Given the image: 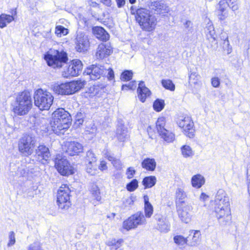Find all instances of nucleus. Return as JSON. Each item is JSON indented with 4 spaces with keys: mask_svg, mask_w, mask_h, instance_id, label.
Listing matches in <instances>:
<instances>
[{
    "mask_svg": "<svg viewBox=\"0 0 250 250\" xmlns=\"http://www.w3.org/2000/svg\"><path fill=\"white\" fill-rule=\"evenodd\" d=\"M72 122L70 114L64 109H57L52 114L50 125L51 130L57 135L63 134L70 127Z\"/></svg>",
    "mask_w": 250,
    "mask_h": 250,
    "instance_id": "1",
    "label": "nucleus"
},
{
    "mask_svg": "<svg viewBox=\"0 0 250 250\" xmlns=\"http://www.w3.org/2000/svg\"><path fill=\"white\" fill-rule=\"evenodd\" d=\"M130 12L132 15H134L136 21L143 30L150 32L155 29L156 19L154 15L150 14L149 10L132 6Z\"/></svg>",
    "mask_w": 250,
    "mask_h": 250,
    "instance_id": "2",
    "label": "nucleus"
},
{
    "mask_svg": "<svg viewBox=\"0 0 250 250\" xmlns=\"http://www.w3.org/2000/svg\"><path fill=\"white\" fill-rule=\"evenodd\" d=\"M11 106L12 110L15 114L18 116L26 115L32 107L30 93L26 90L20 93Z\"/></svg>",
    "mask_w": 250,
    "mask_h": 250,
    "instance_id": "3",
    "label": "nucleus"
},
{
    "mask_svg": "<svg viewBox=\"0 0 250 250\" xmlns=\"http://www.w3.org/2000/svg\"><path fill=\"white\" fill-rule=\"evenodd\" d=\"M48 66L53 68H60L66 64L68 61L67 54L66 52L57 50L48 52L44 56Z\"/></svg>",
    "mask_w": 250,
    "mask_h": 250,
    "instance_id": "4",
    "label": "nucleus"
},
{
    "mask_svg": "<svg viewBox=\"0 0 250 250\" xmlns=\"http://www.w3.org/2000/svg\"><path fill=\"white\" fill-rule=\"evenodd\" d=\"M34 104L41 110H48L52 104L54 97L49 92L37 89L34 95Z\"/></svg>",
    "mask_w": 250,
    "mask_h": 250,
    "instance_id": "5",
    "label": "nucleus"
},
{
    "mask_svg": "<svg viewBox=\"0 0 250 250\" xmlns=\"http://www.w3.org/2000/svg\"><path fill=\"white\" fill-rule=\"evenodd\" d=\"M84 81H74L69 83H62L54 86V91L58 94L71 95L78 91L84 87Z\"/></svg>",
    "mask_w": 250,
    "mask_h": 250,
    "instance_id": "6",
    "label": "nucleus"
},
{
    "mask_svg": "<svg viewBox=\"0 0 250 250\" xmlns=\"http://www.w3.org/2000/svg\"><path fill=\"white\" fill-rule=\"evenodd\" d=\"M71 190L67 185H62L58 190L57 204L59 209L66 211L71 206L70 200Z\"/></svg>",
    "mask_w": 250,
    "mask_h": 250,
    "instance_id": "7",
    "label": "nucleus"
},
{
    "mask_svg": "<svg viewBox=\"0 0 250 250\" xmlns=\"http://www.w3.org/2000/svg\"><path fill=\"white\" fill-rule=\"evenodd\" d=\"M35 143V137L27 134L23 135L19 141V151L25 156L31 155L34 151Z\"/></svg>",
    "mask_w": 250,
    "mask_h": 250,
    "instance_id": "8",
    "label": "nucleus"
},
{
    "mask_svg": "<svg viewBox=\"0 0 250 250\" xmlns=\"http://www.w3.org/2000/svg\"><path fill=\"white\" fill-rule=\"evenodd\" d=\"M146 223V220L143 212L138 211L123 222V228L128 231L137 228L138 226L145 225Z\"/></svg>",
    "mask_w": 250,
    "mask_h": 250,
    "instance_id": "9",
    "label": "nucleus"
},
{
    "mask_svg": "<svg viewBox=\"0 0 250 250\" xmlns=\"http://www.w3.org/2000/svg\"><path fill=\"white\" fill-rule=\"evenodd\" d=\"M229 7L233 11L239 8L238 0H221L220 1L218 9V17L221 21L226 19L228 16L227 8Z\"/></svg>",
    "mask_w": 250,
    "mask_h": 250,
    "instance_id": "10",
    "label": "nucleus"
},
{
    "mask_svg": "<svg viewBox=\"0 0 250 250\" xmlns=\"http://www.w3.org/2000/svg\"><path fill=\"white\" fill-rule=\"evenodd\" d=\"M55 167L58 171L63 176H68L74 173L73 169L68 161L61 155L56 156L54 160Z\"/></svg>",
    "mask_w": 250,
    "mask_h": 250,
    "instance_id": "11",
    "label": "nucleus"
},
{
    "mask_svg": "<svg viewBox=\"0 0 250 250\" xmlns=\"http://www.w3.org/2000/svg\"><path fill=\"white\" fill-rule=\"evenodd\" d=\"M165 118L164 117L159 118L156 123L157 132L164 141L167 143L172 142L174 140V134L172 132L167 129L165 127Z\"/></svg>",
    "mask_w": 250,
    "mask_h": 250,
    "instance_id": "12",
    "label": "nucleus"
},
{
    "mask_svg": "<svg viewBox=\"0 0 250 250\" xmlns=\"http://www.w3.org/2000/svg\"><path fill=\"white\" fill-rule=\"evenodd\" d=\"M177 123L179 126L183 129L185 134L190 138L194 137L195 129L194 123L189 116L181 117L178 119Z\"/></svg>",
    "mask_w": 250,
    "mask_h": 250,
    "instance_id": "13",
    "label": "nucleus"
},
{
    "mask_svg": "<svg viewBox=\"0 0 250 250\" xmlns=\"http://www.w3.org/2000/svg\"><path fill=\"white\" fill-rule=\"evenodd\" d=\"M74 43L76 51L80 53L87 51L90 46L88 36L83 32H79L74 40Z\"/></svg>",
    "mask_w": 250,
    "mask_h": 250,
    "instance_id": "14",
    "label": "nucleus"
},
{
    "mask_svg": "<svg viewBox=\"0 0 250 250\" xmlns=\"http://www.w3.org/2000/svg\"><path fill=\"white\" fill-rule=\"evenodd\" d=\"M106 73L107 70L104 66L92 64L84 70L83 74L89 76L90 80H96L100 79L101 76H104Z\"/></svg>",
    "mask_w": 250,
    "mask_h": 250,
    "instance_id": "15",
    "label": "nucleus"
},
{
    "mask_svg": "<svg viewBox=\"0 0 250 250\" xmlns=\"http://www.w3.org/2000/svg\"><path fill=\"white\" fill-rule=\"evenodd\" d=\"M83 63L79 60H74L67 68L62 72V76L65 78L79 75L82 71Z\"/></svg>",
    "mask_w": 250,
    "mask_h": 250,
    "instance_id": "16",
    "label": "nucleus"
},
{
    "mask_svg": "<svg viewBox=\"0 0 250 250\" xmlns=\"http://www.w3.org/2000/svg\"><path fill=\"white\" fill-rule=\"evenodd\" d=\"M214 212L219 224L226 225L231 219L230 207L214 208Z\"/></svg>",
    "mask_w": 250,
    "mask_h": 250,
    "instance_id": "17",
    "label": "nucleus"
},
{
    "mask_svg": "<svg viewBox=\"0 0 250 250\" xmlns=\"http://www.w3.org/2000/svg\"><path fill=\"white\" fill-rule=\"evenodd\" d=\"M176 208L178 216L181 221L185 223L189 222L192 216V206L188 204L183 206H177Z\"/></svg>",
    "mask_w": 250,
    "mask_h": 250,
    "instance_id": "18",
    "label": "nucleus"
},
{
    "mask_svg": "<svg viewBox=\"0 0 250 250\" xmlns=\"http://www.w3.org/2000/svg\"><path fill=\"white\" fill-rule=\"evenodd\" d=\"M214 202V208H226L230 207L229 197L226 192L222 189L218 190Z\"/></svg>",
    "mask_w": 250,
    "mask_h": 250,
    "instance_id": "19",
    "label": "nucleus"
},
{
    "mask_svg": "<svg viewBox=\"0 0 250 250\" xmlns=\"http://www.w3.org/2000/svg\"><path fill=\"white\" fill-rule=\"evenodd\" d=\"M156 221V228L161 232L167 233L170 230V224L167 219L161 214H157L154 216Z\"/></svg>",
    "mask_w": 250,
    "mask_h": 250,
    "instance_id": "20",
    "label": "nucleus"
},
{
    "mask_svg": "<svg viewBox=\"0 0 250 250\" xmlns=\"http://www.w3.org/2000/svg\"><path fill=\"white\" fill-rule=\"evenodd\" d=\"M112 52V47L109 42L102 43L98 46L96 57L98 59H102L109 56Z\"/></svg>",
    "mask_w": 250,
    "mask_h": 250,
    "instance_id": "21",
    "label": "nucleus"
},
{
    "mask_svg": "<svg viewBox=\"0 0 250 250\" xmlns=\"http://www.w3.org/2000/svg\"><path fill=\"white\" fill-rule=\"evenodd\" d=\"M66 152L70 156L79 155L83 152V146L80 143L73 141L66 143Z\"/></svg>",
    "mask_w": 250,
    "mask_h": 250,
    "instance_id": "22",
    "label": "nucleus"
},
{
    "mask_svg": "<svg viewBox=\"0 0 250 250\" xmlns=\"http://www.w3.org/2000/svg\"><path fill=\"white\" fill-rule=\"evenodd\" d=\"M36 154L38 160L43 164L47 163L51 157L49 148L44 145H40L36 150Z\"/></svg>",
    "mask_w": 250,
    "mask_h": 250,
    "instance_id": "23",
    "label": "nucleus"
},
{
    "mask_svg": "<svg viewBox=\"0 0 250 250\" xmlns=\"http://www.w3.org/2000/svg\"><path fill=\"white\" fill-rule=\"evenodd\" d=\"M116 137L118 140L121 142H124L129 138L127 128L123 124L122 121H119L117 125Z\"/></svg>",
    "mask_w": 250,
    "mask_h": 250,
    "instance_id": "24",
    "label": "nucleus"
},
{
    "mask_svg": "<svg viewBox=\"0 0 250 250\" xmlns=\"http://www.w3.org/2000/svg\"><path fill=\"white\" fill-rule=\"evenodd\" d=\"M205 33L207 39L211 42V47L217 46L216 35L214 27L211 22H208L205 27Z\"/></svg>",
    "mask_w": 250,
    "mask_h": 250,
    "instance_id": "25",
    "label": "nucleus"
},
{
    "mask_svg": "<svg viewBox=\"0 0 250 250\" xmlns=\"http://www.w3.org/2000/svg\"><path fill=\"white\" fill-rule=\"evenodd\" d=\"M150 8L156 12L157 14L164 15L169 11L168 7L163 0H156L151 2Z\"/></svg>",
    "mask_w": 250,
    "mask_h": 250,
    "instance_id": "26",
    "label": "nucleus"
},
{
    "mask_svg": "<svg viewBox=\"0 0 250 250\" xmlns=\"http://www.w3.org/2000/svg\"><path fill=\"white\" fill-rule=\"evenodd\" d=\"M137 92L139 99L143 103L146 101L147 97L149 96L151 93L150 90L145 86L143 81H141L139 83Z\"/></svg>",
    "mask_w": 250,
    "mask_h": 250,
    "instance_id": "27",
    "label": "nucleus"
},
{
    "mask_svg": "<svg viewBox=\"0 0 250 250\" xmlns=\"http://www.w3.org/2000/svg\"><path fill=\"white\" fill-rule=\"evenodd\" d=\"M93 32L95 37L100 40L106 42L109 38V35L103 27H94L93 28Z\"/></svg>",
    "mask_w": 250,
    "mask_h": 250,
    "instance_id": "28",
    "label": "nucleus"
},
{
    "mask_svg": "<svg viewBox=\"0 0 250 250\" xmlns=\"http://www.w3.org/2000/svg\"><path fill=\"white\" fill-rule=\"evenodd\" d=\"M187 194L183 189L178 188L176 191V205L177 206L188 204L186 202Z\"/></svg>",
    "mask_w": 250,
    "mask_h": 250,
    "instance_id": "29",
    "label": "nucleus"
},
{
    "mask_svg": "<svg viewBox=\"0 0 250 250\" xmlns=\"http://www.w3.org/2000/svg\"><path fill=\"white\" fill-rule=\"evenodd\" d=\"M141 165L143 168L148 171H153L155 169L156 163L154 159L147 158L142 161Z\"/></svg>",
    "mask_w": 250,
    "mask_h": 250,
    "instance_id": "30",
    "label": "nucleus"
},
{
    "mask_svg": "<svg viewBox=\"0 0 250 250\" xmlns=\"http://www.w3.org/2000/svg\"><path fill=\"white\" fill-rule=\"evenodd\" d=\"M87 11L88 13L91 14L92 16L95 18L98 17L97 13L96 11H94L93 8L95 9L97 11L100 10V4L97 3L96 1H94L93 0H88L87 1Z\"/></svg>",
    "mask_w": 250,
    "mask_h": 250,
    "instance_id": "31",
    "label": "nucleus"
},
{
    "mask_svg": "<svg viewBox=\"0 0 250 250\" xmlns=\"http://www.w3.org/2000/svg\"><path fill=\"white\" fill-rule=\"evenodd\" d=\"M192 234L191 239L189 238L188 245L191 246H195L198 245L201 240V234L199 230H191L190 231L191 235Z\"/></svg>",
    "mask_w": 250,
    "mask_h": 250,
    "instance_id": "32",
    "label": "nucleus"
},
{
    "mask_svg": "<svg viewBox=\"0 0 250 250\" xmlns=\"http://www.w3.org/2000/svg\"><path fill=\"white\" fill-rule=\"evenodd\" d=\"M89 190L91 194H92V197L95 200H96L97 201H100L101 200V196L100 189L96 184L92 183L90 185Z\"/></svg>",
    "mask_w": 250,
    "mask_h": 250,
    "instance_id": "33",
    "label": "nucleus"
},
{
    "mask_svg": "<svg viewBox=\"0 0 250 250\" xmlns=\"http://www.w3.org/2000/svg\"><path fill=\"white\" fill-rule=\"evenodd\" d=\"M204 178L201 175H196L191 179V183L193 187L200 188L204 184Z\"/></svg>",
    "mask_w": 250,
    "mask_h": 250,
    "instance_id": "34",
    "label": "nucleus"
},
{
    "mask_svg": "<svg viewBox=\"0 0 250 250\" xmlns=\"http://www.w3.org/2000/svg\"><path fill=\"white\" fill-rule=\"evenodd\" d=\"M14 20V18L10 15L2 14L0 15V27L2 28L5 27L7 23H10Z\"/></svg>",
    "mask_w": 250,
    "mask_h": 250,
    "instance_id": "35",
    "label": "nucleus"
},
{
    "mask_svg": "<svg viewBox=\"0 0 250 250\" xmlns=\"http://www.w3.org/2000/svg\"><path fill=\"white\" fill-rule=\"evenodd\" d=\"M156 182L155 177L150 176L145 177L143 180V184L146 188H149L155 185Z\"/></svg>",
    "mask_w": 250,
    "mask_h": 250,
    "instance_id": "36",
    "label": "nucleus"
},
{
    "mask_svg": "<svg viewBox=\"0 0 250 250\" xmlns=\"http://www.w3.org/2000/svg\"><path fill=\"white\" fill-rule=\"evenodd\" d=\"M181 150L182 155L185 158L192 157L194 155V152L189 146H183L181 148Z\"/></svg>",
    "mask_w": 250,
    "mask_h": 250,
    "instance_id": "37",
    "label": "nucleus"
},
{
    "mask_svg": "<svg viewBox=\"0 0 250 250\" xmlns=\"http://www.w3.org/2000/svg\"><path fill=\"white\" fill-rule=\"evenodd\" d=\"M221 39L224 41L223 44V47L225 50H227L228 54L231 52L232 48L230 46L229 41L228 40V36L225 33H222L221 35Z\"/></svg>",
    "mask_w": 250,
    "mask_h": 250,
    "instance_id": "38",
    "label": "nucleus"
},
{
    "mask_svg": "<svg viewBox=\"0 0 250 250\" xmlns=\"http://www.w3.org/2000/svg\"><path fill=\"white\" fill-rule=\"evenodd\" d=\"M123 243V240L122 239L118 240L112 239L108 241L107 245L111 247V250H116L121 246Z\"/></svg>",
    "mask_w": 250,
    "mask_h": 250,
    "instance_id": "39",
    "label": "nucleus"
},
{
    "mask_svg": "<svg viewBox=\"0 0 250 250\" xmlns=\"http://www.w3.org/2000/svg\"><path fill=\"white\" fill-rule=\"evenodd\" d=\"M55 34L58 37H61L68 34V30L62 25H57L55 28Z\"/></svg>",
    "mask_w": 250,
    "mask_h": 250,
    "instance_id": "40",
    "label": "nucleus"
},
{
    "mask_svg": "<svg viewBox=\"0 0 250 250\" xmlns=\"http://www.w3.org/2000/svg\"><path fill=\"white\" fill-rule=\"evenodd\" d=\"M189 237L188 238H185L182 235H176L173 238V240L174 242L178 245L183 246L184 245L187 243L188 241H189Z\"/></svg>",
    "mask_w": 250,
    "mask_h": 250,
    "instance_id": "41",
    "label": "nucleus"
},
{
    "mask_svg": "<svg viewBox=\"0 0 250 250\" xmlns=\"http://www.w3.org/2000/svg\"><path fill=\"white\" fill-rule=\"evenodd\" d=\"M97 161V158L94 153L91 150H88L86 152V162L88 163L89 165L93 166V164H95Z\"/></svg>",
    "mask_w": 250,
    "mask_h": 250,
    "instance_id": "42",
    "label": "nucleus"
},
{
    "mask_svg": "<svg viewBox=\"0 0 250 250\" xmlns=\"http://www.w3.org/2000/svg\"><path fill=\"white\" fill-rule=\"evenodd\" d=\"M164 101L159 99L155 101L153 105L154 109L157 112L161 111L164 108Z\"/></svg>",
    "mask_w": 250,
    "mask_h": 250,
    "instance_id": "43",
    "label": "nucleus"
},
{
    "mask_svg": "<svg viewBox=\"0 0 250 250\" xmlns=\"http://www.w3.org/2000/svg\"><path fill=\"white\" fill-rule=\"evenodd\" d=\"M132 71L131 70H126L122 73L121 80L123 81H129L132 79Z\"/></svg>",
    "mask_w": 250,
    "mask_h": 250,
    "instance_id": "44",
    "label": "nucleus"
},
{
    "mask_svg": "<svg viewBox=\"0 0 250 250\" xmlns=\"http://www.w3.org/2000/svg\"><path fill=\"white\" fill-rule=\"evenodd\" d=\"M162 84L166 89L174 91L175 89V85L170 80H163Z\"/></svg>",
    "mask_w": 250,
    "mask_h": 250,
    "instance_id": "45",
    "label": "nucleus"
},
{
    "mask_svg": "<svg viewBox=\"0 0 250 250\" xmlns=\"http://www.w3.org/2000/svg\"><path fill=\"white\" fill-rule=\"evenodd\" d=\"M138 181L136 179H133L126 185V188L128 191H133L138 188Z\"/></svg>",
    "mask_w": 250,
    "mask_h": 250,
    "instance_id": "46",
    "label": "nucleus"
},
{
    "mask_svg": "<svg viewBox=\"0 0 250 250\" xmlns=\"http://www.w3.org/2000/svg\"><path fill=\"white\" fill-rule=\"evenodd\" d=\"M145 216L147 218H150L153 211V207L151 204H147L144 207Z\"/></svg>",
    "mask_w": 250,
    "mask_h": 250,
    "instance_id": "47",
    "label": "nucleus"
},
{
    "mask_svg": "<svg viewBox=\"0 0 250 250\" xmlns=\"http://www.w3.org/2000/svg\"><path fill=\"white\" fill-rule=\"evenodd\" d=\"M198 74L196 72H191L189 76V83L195 84L197 83L199 77Z\"/></svg>",
    "mask_w": 250,
    "mask_h": 250,
    "instance_id": "48",
    "label": "nucleus"
},
{
    "mask_svg": "<svg viewBox=\"0 0 250 250\" xmlns=\"http://www.w3.org/2000/svg\"><path fill=\"white\" fill-rule=\"evenodd\" d=\"M135 199V197L133 196H130L126 199H125L123 203L125 205V207H129L133 204L134 200Z\"/></svg>",
    "mask_w": 250,
    "mask_h": 250,
    "instance_id": "49",
    "label": "nucleus"
},
{
    "mask_svg": "<svg viewBox=\"0 0 250 250\" xmlns=\"http://www.w3.org/2000/svg\"><path fill=\"white\" fill-rule=\"evenodd\" d=\"M136 82H131L128 84H123L122 86V89L124 90H127L129 89H134L136 87Z\"/></svg>",
    "mask_w": 250,
    "mask_h": 250,
    "instance_id": "50",
    "label": "nucleus"
},
{
    "mask_svg": "<svg viewBox=\"0 0 250 250\" xmlns=\"http://www.w3.org/2000/svg\"><path fill=\"white\" fill-rule=\"evenodd\" d=\"M15 174L12 173V175L19 176H23L26 173V170L24 168L19 167L17 170L15 171Z\"/></svg>",
    "mask_w": 250,
    "mask_h": 250,
    "instance_id": "51",
    "label": "nucleus"
},
{
    "mask_svg": "<svg viewBox=\"0 0 250 250\" xmlns=\"http://www.w3.org/2000/svg\"><path fill=\"white\" fill-rule=\"evenodd\" d=\"M9 243L8 246L10 247L13 246L15 243V233L13 231H10L9 235Z\"/></svg>",
    "mask_w": 250,
    "mask_h": 250,
    "instance_id": "52",
    "label": "nucleus"
},
{
    "mask_svg": "<svg viewBox=\"0 0 250 250\" xmlns=\"http://www.w3.org/2000/svg\"><path fill=\"white\" fill-rule=\"evenodd\" d=\"M136 171L132 167H129L126 171V175L128 179L132 178L135 174Z\"/></svg>",
    "mask_w": 250,
    "mask_h": 250,
    "instance_id": "53",
    "label": "nucleus"
},
{
    "mask_svg": "<svg viewBox=\"0 0 250 250\" xmlns=\"http://www.w3.org/2000/svg\"><path fill=\"white\" fill-rule=\"evenodd\" d=\"M95 168L96 167L95 166V164H93V166H92V165H89L88 163L87 164V172L90 174L91 175H93L95 173V171H93V170H94Z\"/></svg>",
    "mask_w": 250,
    "mask_h": 250,
    "instance_id": "54",
    "label": "nucleus"
},
{
    "mask_svg": "<svg viewBox=\"0 0 250 250\" xmlns=\"http://www.w3.org/2000/svg\"><path fill=\"white\" fill-rule=\"evenodd\" d=\"M211 84L214 87H218L220 84V79L218 77H214L211 79Z\"/></svg>",
    "mask_w": 250,
    "mask_h": 250,
    "instance_id": "55",
    "label": "nucleus"
},
{
    "mask_svg": "<svg viewBox=\"0 0 250 250\" xmlns=\"http://www.w3.org/2000/svg\"><path fill=\"white\" fill-rule=\"evenodd\" d=\"M111 163L116 169H120L122 167V163L120 160L115 158Z\"/></svg>",
    "mask_w": 250,
    "mask_h": 250,
    "instance_id": "56",
    "label": "nucleus"
},
{
    "mask_svg": "<svg viewBox=\"0 0 250 250\" xmlns=\"http://www.w3.org/2000/svg\"><path fill=\"white\" fill-rule=\"evenodd\" d=\"M107 70V77L109 80H112L114 79V73L112 69L109 68Z\"/></svg>",
    "mask_w": 250,
    "mask_h": 250,
    "instance_id": "57",
    "label": "nucleus"
},
{
    "mask_svg": "<svg viewBox=\"0 0 250 250\" xmlns=\"http://www.w3.org/2000/svg\"><path fill=\"white\" fill-rule=\"evenodd\" d=\"M115 1L118 8L123 7L125 3V0H115Z\"/></svg>",
    "mask_w": 250,
    "mask_h": 250,
    "instance_id": "58",
    "label": "nucleus"
},
{
    "mask_svg": "<svg viewBox=\"0 0 250 250\" xmlns=\"http://www.w3.org/2000/svg\"><path fill=\"white\" fill-rule=\"evenodd\" d=\"M105 157L111 162L115 159L113 154H111L110 152H107L105 154Z\"/></svg>",
    "mask_w": 250,
    "mask_h": 250,
    "instance_id": "59",
    "label": "nucleus"
},
{
    "mask_svg": "<svg viewBox=\"0 0 250 250\" xmlns=\"http://www.w3.org/2000/svg\"><path fill=\"white\" fill-rule=\"evenodd\" d=\"M99 168L101 170H104L107 169L106 163L105 161H102L101 162Z\"/></svg>",
    "mask_w": 250,
    "mask_h": 250,
    "instance_id": "60",
    "label": "nucleus"
},
{
    "mask_svg": "<svg viewBox=\"0 0 250 250\" xmlns=\"http://www.w3.org/2000/svg\"><path fill=\"white\" fill-rule=\"evenodd\" d=\"M100 2L105 5L110 7L111 5L112 1L111 0H100Z\"/></svg>",
    "mask_w": 250,
    "mask_h": 250,
    "instance_id": "61",
    "label": "nucleus"
},
{
    "mask_svg": "<svg viewBox=\"0 0 250 250\" xmlns=\"http://www.w3.org/2000/svg\"><path fill=\"white\" fill-rule=\"evenodd\" d=\"M85 229V228L83 226L81 225L78 227L77 229V231L79 233H81L84 231Z\"/></svg>",
    "mask_w": 250,
    "mask_h": 250,
    "instance_id": "62",
    "label": "nucleus"
},
{
    "mask_svg": "<svg viewBox=\"0 0 250 250\" xmlns=\"http://www.w3.org/2000/svg\"><path fill=\"white\" fill-rule=\"evenodd\" d=\"M83 122V118H78L76 119L75 124L78 125H82Z\"/></svg>",
    "mask_w": 250,
    "mask_h": 250,
    "instance_id": "63",
    "label": "nucleus"
},
{
    "mask_svg": "<svg viewBox=\"0 0 250 250\" xmlns=\"http://www.w3.org/2000/svg\"><path fill=\"white\" fill-rule=\"evenodd\" d=\"M144 202H145V205H146L147 204H150L149 202L148 198L147 196H144Z\"/></svg>",
    "mask_w": 250,
    "mask_h": 250,
    "instance_id": "64",
    "label": "nucleus"
}]
</instances>
